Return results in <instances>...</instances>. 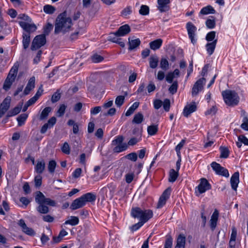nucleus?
<instances>
[{
  "label": "nucleus",
  "instance_id": "f257e3e1",
  "mask_svg": "<svg viewBox=\"0 0 248 248\" xmlns=\"http://www.w3.org/2000/svg\"><path fill=\"white\" fill-rule=\"evenodd\" d=\"M72 26V19L67 12L65 11L60 14L56 19L54 33L58 34L62 33L64 34L71 31Z\"/></svg>",
  "mask_w": 248,
  "mask_h": 248
},
{
  "label": "nucleus",
  "instance_id": "f03ea898",
  "mask_svg": "<svg viewBox=\"0 0 248 248\" xmlns=\"http://www.w3.org/2000/svg\"><path fill=\"white\" fill-rule=\"evenodd\" d=\"M35 201L38 204V206L36 207V210L42 214H46L49 212V208L47 205L55 207L57 205L55 201L46 198L41 191L37 192Z\"/></svg>",
  "mask_w": 248,
  "mask_h": 248
},
{
  "label": "nucleus",
  "instance_id": "7ed1b4c3",
  "mask_svg": "<svg viewBox=\"0 0 248 248\" xmlns=\"http://www.w3.org/2000/svg\"><path fill=\"white\" fill-rule=\"evenodd\" d=\"M222 95L225 103L230 107H234L239 102L240 98L237 93L234 91L226 90L223 91Z\"/></svg>",
  "mask_w": 248,
  "mask_h": 248
},
{
  "label": "nucleus",
  "instance_id": "20e7f679",
  "mask_svg": "<svg viewBox=\"0 0 248 248\" xmlns=\"http://www.w3.org/2000/svg\"><path fill=\"white\" fill-rule=\"evenodd\" d=\"M46 43V38L44 35L40 34L36 36L33 39L31 49V50H36L42 46H44Z\"/></svg>",
  "mask_w": 248,
  "mask_h": 248
},
{
  "label": "nucleus",
  "instance_id": "39448f33",
  "mask_svg": "<svg viewBox=\"0 0 248 248\" xmlns=\"http://www.w3.org/2000/svg\"><path fill=\"white\" fill-rule=\"evenodd\" d=\"M211 166L217 174L228 177L229 176V171L227 169L222 167L219 164L216 162H213Z\"/></svg>",
  "mask_w": 248,
  "mask_h": 248
},
{
  "label": "nucleus",
  "instance_id": "423d86ee",
  "mask_svg": "<svg viewBox=\"0 0 248 248\" xmlns=\"http://www.w3.org/2000/svg\"><path fill=\"white\" fill-rule=\"evenodd\" d=\"M211 188V186L205 178H202L200 183L196 187V193L201 194Z\"/></svg>",
  "mask_w": 248,
  "mask_h": 248
},
{
  "label": "nucleus",
  "instance_id": "0eeeda50",
  "mask_svg": "<svg viewBox=\"0 0 248 248\" xmlns=\"http://www.w3.org/2000/svg\"><path fill=\"white\" fill-rule=\"evenodd\" d=\"M186 28L187 31L188 37L191 40V42L193 44L196 43L197 40L195 39L197 28L193 23L190 22H187L186 25Z\"/></svg>",
  "mask_w": 248,
  "mask_h": 248
},
{
  "label": "nucleus",
  "instance_id": "6e6552de",
  "mask_svg": "<svg viewBox=\"0 0 248 248\" xmlns=\"http://www.w3.org/2000/svg\"><path fill=\"white\" fill-rule=\"evenodd\" d=\"M19 24L23 30L26 31V32L24 33H29V35H30L31 32L35 31L37 29L36 26L33 23L30 24L24 21H19Z\"/></svg>",
  "mask_w": 248,
  "mask_h": 248
},
{
  "label": "nucleus",
  "instance_id": "1a4fd4ad",
  "mask_svg": "<svg viewBox=\"0 0 248 248\" xmlns=\"http://www.w3.org/2000/svg\"><path fill=\"white\" fill-rule=\"evenodd\" d=\"M206 79L204 78H202L198 79L194 84L192 90V95H196L200 91H201L203 88V85L205 84Z\"/></svg>",
  "mask_w": 248,
  "mask_h": 248
},
{
  "label": "nucleus",
  "instance_id": "9d476101",
  "mask_svg": "<svg viewBox=\"0 0 248 248\" xmlns=\"http://www.w3.org/2000/svg\"><path fill=\"white\" fill-rule=\"evenodd\" d=\"M18 225L21 228L22 231L26 234L30 236H33L35 234V232L34 230L32 228L28 227L23 219H20Z\"/></svg>",
  "mask_w": 248,
  "mask_h": 248
},
{
  "label": "nucleus",
  "instance_id": "9b49d317",
  "mask_svg": "<svg viewBox=\"0 0 248 248\" xmlns=\"http://www.w3.org/2000/svg\"><path fill=\"white\" fill-rule=\"evenodd\" d=\"M56 123V118L55 117H52L49 119L47 122L40 129L41 134H45L48 129H50L53 127Z\"/></svg>",
  "mask_w": 248,
  "mask_h": 248
},
{
  "label": "nucleus",
  "instance_id": "f8f14e48",
  "mask_svg": "<svg viewBox=\"0 0 248 248\" xmlns=\"http://www.w3.org/2000/svg\"><path fill=\"white\" fill-rule=\"evenodd\" d=\"M170 3V0H157L158 9L161 13L165 12L169 10Z\"/></svg>",
  "mask_w": 248,
  "mask_h": 248
},
{
  "label": "nucleus",
  "instance_id": "ddd939ff",
  "mask_svg": "<svg viewBox=\"0 0 248 248\" xmlns=\"http://www.w3.org/2000/svg\"><path fill=\"white\" fill-rule=\"evenodd\" d=\"M232 188L236 190L239 183V173L238 171L234 172L230 180Z\"/></svg>",
  "mask_w": 248,
  "mask_h": 248
},
{
  "label": "nucleus",
  "instance_id": "4468645a",
  "mask_svg": "<svg viewBox=\"0 0 248 248\" xmlns=\"http://www.w3.org/2000/svg\"><path fill=\"white\" fill-rule=\"evenodd\" d=\"M85 205V204L83 202V200L80 197L73 201V202H72V204L70 205V208L72 210H75L82 207Z\"/></svg>",
  "mask_w": 248,
  "mask_h": 248
},
{
  "label": "nucleus",
  "instance_id": "2eb2a0df",
  "mask_svg": "<svg viewBox=\"0 0 248 248\" xmlns=\"http://www.w3.org/2000/svg\"><path fill=\"white\" fill-rule=\"evenodd\" d=\"M153 216V212L150 209H147L143 210L141 217L140 221L144 224L147 222Z\"/></svg>",
  "mask_w": 248,
  "mask_h": 248
},
{
  "label": "nucleus",
  "instance_id": "dca6fc26",
  "mask_svg": "<svg viewBox=\"0 0 248 248\" xmlns=\"http://www.w3.org/2000/svg\"><path fill=\"white\" fill-rule=\"evenodd\" d=\"M131 31L130 26L127 24H125L121 26L116 31V34L119 36H124L128 34Z\"/></svg>",
  "mask_w": 248,
  "mask_h": 248
},
{
  "label": "nucleus",
  "instance_id": "f3484780",
  "mask_svg": "<svg viewBox=\"0 0 248 248\" xmlns=\"http://www.w3.org/2000/svg\"><path fill=\"white\" fill-rule=\"evenodd\" d=\"M141 42L140 39H134V37L128 38V50H132L138 47L140 44Z\"/></svg>",
  "mask_w": 248,
  "mask_h": 248
},
{
  "label": "nucleus",
  "instance_id": "a211bd4d",
  "mask_svg": "<svg viewBox=\"0 0 248 248\" xmlns=\"http://www.w3.org/2000/svg\"><path fill=\"white\" fill-rule=\"evenodd\" d=\"M45 169V162L44 160H38L34 167L35 171L38 174H42Z\"/></svg>",
  "mask_w": 248,
  "mask_h": 248
},
{
  "label": "nucleus",
  "instance_id": "6ab92c4d",
  "mask_svg": "<svg viewBox=\"0 0 248 248\" xmlns=\"http://www.w3.org/2000/svg\"><path fill=\"white\" fill-rule=\"evenodd\" d=\"M35 77H32L29 79L28 83L24 91L25 95L28 94L30 91L32 90L35 87Z\"/></svg>",
  "mask_w": 248,
  "mask_h": 248
},
{
  "label": "nucleus",
  "instance_id": "aec40b11",
  "mask_svg": "<svg viewBox=\"0 0 248 248\" xmlns=\"http://www.w3.org/2000/svg\"><path fill=\"white\" fill-rule=\"evenodd\" d=\"M85 204L86 202H94L96 199L95 194L93 193H87L81 196Z\"/></svg>",
  "mask_w": 248,
  "mask_h": 248
},
{
  "label": "nucleus",
  "instance_id": "412c9836",
  "mask_svg": "<svg viewBox=\"0 0 248 248\" xmlns=\"http://www.w3.org/2000/svg\"><path fill=\"white\" fill-rule=\"evenodd\" d=\"M143 213V210L140 207H133L131 210V216L136 218H138L140 220L142 214Z\"/></svg>",
  "mask_w": 248,
  "mask_h": 248
},
{
  "label": "nucleus",
  "instance_id": "4be33fe9",
  "mask_svg": "<svg viewBox=\"0 0 248 248\" xmlns=\"http://www.w3.org/2000/svg\"><path fill=\"white\" fill-rule=\"evenodd\" d=\"M186 237L183 234H180L176 241L175 248H185Z\"/></svg>",
  "mask_w": 248,
  "mask_h": 248
},
{
  "label": "nucleus",
  "instance_id": "5701e85b",
  "mask_svg": "<svg viewBox=\"0 0 248 248\" xmlns=\"http://www.w3.org/2000/svg\"><path fill=\"white\" fill-rule=\"evenodd\" d=\"M217 39L214 40L212 42L208 43L206 46V50L207 53L209 55H211L214 52L215 49L217 44Z\"/></svg>",
  "mask_w": 248,
  "mask_h": 248
},
{
  "label": "nucleus",
  "instance_id": "b1692460",
  "mask_svg": "<svg viewBox=\"0 0 248 248\" xmlns=\"http://www.w3.org/2000/svg\"><path fill=\"white\" fill-rule=\"evenodd\" d=\"M23 48L26 50L29 47L31 42V36L29 33H23L22 35Z\"/></svg>",
  "mask_w": 248,
  "mask_h": 248
},
{
  "label": "nucleus",
  "instance_id": "393cba45",
  "mask_svg": "<svg viewBox=\"0 0 248 248\" xmlns=\"http://www.w3.org/2000/svg\"><path fill=\"white\" fill-rule=\"evenodd\" d=\"M163 41L161 39H158L150 43V47L151 49L155 50L159 49L161 46Z\"/></svg>",
  "mask_w": 248,
  "mask_h": 248
},
{
  "label": "nucleus",
  "instance_id": "a878e982",
  "mask_svg": "<svg viewBox=\"0 0 248 248\" xmlns=\"http://www.w3.org/2000/svg\"><path fill=\"white\" fill-rule=\"evenodd\" d=\"M216 13V10L211 5H209L207 6L203 7L200 12V15H206L210 14H215Z\"/></svg>",
  "mask_w": 248,
  "mask_h": 248
},
{
  "label": "nucleus",
  "instance_id": "bb28decb",
  "mask_svg": "<svg viewBox=\"0 0 248 248\" xmlns=\"http://www.w3.org/2000/svg\"><path fill=\"white\" fill-rule=\"evenodd\" d=\"M210 17L211 18H208L205 21V25L208 29H212L216 26V18L213 16Z\"/></svg>",
  "mask_w": 248,
  "mask_h": 248
},
{
  "label": "nucleus",
  "instance_id": "cd10ccee",
  "mask_svg": "<svg viewBox=\"0 0 248 248\" xmlns=\"http://www.w3.org/2000/svg\"><path fill=\"white\" fill-rule=\"evenodd\" d=\"M127 148V144L126 143H124L122 144L117 145L115 146L113 149V151L114 153H119L125 151Z\"/></svg>",
  "mask_w": 248,
  "mask_h": 248
},
{
  "label": "nucleus",
  "instance_id": "c85d7f7f",
  "mask_svg": "<svg viewBox=\"0 0 248 248\" xmlns=\"http://www.w3.org/2000/svg\"><path fill=\"white\" fill-rule=\"evenodd\" d=\"M28 117V113H24L19 115L16 118V120L18 122V125L19 126L23 125L24 124L25 122L26 121Z\"/></svg>",
  "mask_w": 248,
  "mask_h": 248
},
{
  "label": "nucleus",
  "instance_id": "c756f323",
  "mask_svg": "<svg viewBox=\"0 0 248 248\" xmlns=\"http://www.w3.org/2000/svg\"><path fill=\"white\" fill-rule=\"evenodd\" d=\"M158 58L156 55L152 56L149 58V65L151 68H155L158 65Z\"/></svg>",
  "mask_w": 248,
  "mask_h": 248
},
{
  "label": "nucleus",
  "instance_id": "7c9ffc66",
  "mask_svg": "<svg viewBox=\"0 0 248 248\" xmlns=\"http://www.w3.org/2000/svg\"><path fill=\"white\" fill-rule=\"evenodd\" d=\"M79 223V219L77 217L71 216L69 219L65 221L64 224H70L72 226H76Z\"/></svg>",
  "mask_w": 248,
  "mask_h": 248
},
{
  "label": "nucleus",
  "instance_id": "2f4dec72",
  "mask_svg": "<svg viewBox=\"0 0 248 248\" xmlns=\"http://www.w3.org/2000/svg\"><path fill=\"white\" fill-rule=\"evenodd\" d=\"M178 176V171H175L174 169L170 170L169 174V181L170 182H174L176 181Z\"/></svg>",
  "mask_w": 248,
  "mask_h": 248
},
{
  "label": "nucleus",
  "instance_id": "473e14b6",
  "mask_svg": "<svg viewBox=\"0 0 248 248\" xmlns=\"http://www.w3.org/2000/svg\"><path fill=\"white\" fill-rule=\"evenodd\" d=\"M143 115L141 113L139 112L134 115L132 123L134 124H140L143 122Z\"/></svg>",
  "mask_w": 248,
  "mask_h": 248
},
{
  "label": "nucleus",
  "instance_id": "72a5a7b5",
  "mask_svg": "<svg viewBox=\"0 0 248 248\" xmlns=\"http://www.w3.org/2000/svg\"><path fill=\"white\" fill-rule=\"evenodd\" d=\"M220 151V158H226L229 155V150L228 148L226 147L220 146L219 148Z\"/></svg>",
  "mask_w": 248,
  "mask_h": 248
},
{
  "label": "nucleus",
  "instance_id": "f704fd0d",
  "mask_svg": "<svg viewBox=\"0 0 248 248\" xmlns=\"http://www.w3.org/2000/svg\"><path fill=\"white\" fill-rule=\"evenodd\" d=\"M158 131V126L157 125H151L147 127V132L149 135H155Z\"/></svg>",
  "mask_w": 248,
  "mask_h": 248
},
{
  "label": "nucleus",
  "instance_id": "c9c22d12",
  "mask_svg": "<svg viewBox=\"0 0 248 248\" xmlns=\"http://www.w3.org/2000/svg\"><path fill=\"white\" fill-rule=\"evenodd\" d=\"M50 110L51 109H43L40 114L38 115L39 120L43 121L46 119Z\"/></svg>",
  "mask_w": 248,
  "mask_h": 248
},
{
  "label": "nucleus",
  "instance_id": "e433bc0d",
  "mask_svg": "<svg viewBox=\"0 0 248 248\" xmlns=\"http://www.w3.org/2000/svg\"><path fill=\"white\" fill-rule=\"evenodd\" d=\"M56 162L54 160H51L49 161L48 164V170L51 174L54 173L56 167Z\"/></svg>",
  "mask_w": 248,
  "mask_h": 248
},
{
  "label": "nucleus",
  "instance_id": "4c0bfd02",
  "mask_svg": "<svg viewBox=\"0 0 248 248\" xmlns=\"http://www.w3.org/2000/svg\"><path fill=\"white\" fill-rule=\"evenodd\" d=\"M53 28V26L52 24L48 23L46 26H45L43 28L44 33L42 34V35H44L45 36L46 35H48L50 31Z\"/></svg>",
  "mask_w": 248,
  "mask_h": 248
},
{
  "label": "nucleus",
  "instance_id": "58836bf2",
  "mask_svg": "<svg viewBox=\"0 0 248 248\" xmlns=\"http://www.w3.org/2000/svg\"><path fill=\"white\" fill-rule=\"evenodd\" d=\"M11 102L10 97L5 98L0 106V108H9Z\"/></svg>",
  "mask_w": 248,
  "mask_h": 248
},
{
  "label": "nucleus",
  "instance_id": "ea45409f",
  "mask_svg": "<svg viewBox=\"0 0 248 248\" xmlns=\"http://www.w3.org/2000/svg\"><path fill=\"white\" fill-rule=\"evenodd\" d=\"M125 97L124 95H119L115 99V103L117 108H120L124 104Z\"/></svg>",
  "mask_w": 248,
  "mask_h": 248
},
{
  "label": "nucleus",
  "instance_id": "a19ab883",
  "mask_svg": "<svg viewBox=\"0 0 248 248\" xmlns=\"http://www.w3.org/2000/svg\"><path fill=\"white\" fill-rule=\"evenodd\" d=\"M173 239L171 236L167 235L164 248H172Z\"/></svg>",
  "mask_w": 248,
  "mask_h": 248
},
{
  "label": "nucleus",
  "instance_id": "79ce46f5",
  "mask_svg": "<svg viewBox=\"0 0 248 248\" xmlns=\"http://www.w3.org/2000/svg\"><path fill=\"white\" fill-rule=\"evenodd\" d=\"M160 67L163 70L166 71L169 68V63L168 60L165 58H162L160 61Z\"/></svg>",
  "mask_w": 248,
  "mask_h": 248
},
{
  "label": "nucleus",
  "instance_id": "37998d69",
  "mask_svg": "<svg viewBox=\"0 0 248 248\" xmlns=\"http://www.w3.org/2000/svg\"><path fill=\"white\" fill-rule=\"evenodd\" d=\"M44 11L45 13L48 14H52L55 12V8L50 5H46L44 6Z\"/></svg>",
  "mask_w": 248,
  "mask_h": 248
},
{
  "label": "nucleus",
  "instance_id": "c03bdc74",
  "mask_svg": "<svg viewBox=\"0 0 248 248\" xmlns=\"http://www.w3.org/2000/svg\"><path fill=\"white\" fill-rule=\"evenodd\" d=\"M149 8L145 5H142L139 10V13L142 16H146L149 14Z\"/></svg>",
  "mask_w": 248,
  "mask_h": 248
},
{
  "label": "nucleus",
  "instance_id": "a18cd8bd",
  "mask_svg": "<svg viewBox=\"0 0 248 248\" xmlns=\"http://www.w3.org/2000/svg\"><path fill=\"white\" fill-rule=\"evenodd\" d=\"M124 137L122 136H119L112 140V145L113 146H116L117 145H120L124 143Z\"/></svg>",
  "mask_w": 248,
  "mask_h": 248
},
{
  "label": "nucleus",
  "instance_id": "49530a36",
  "mask_svg": "<svg viewBox=\"0 0 248 248\" xmlns=\"http://www.w3.org/2000/svg\"><path fill=\"white\" fill-rule=\"evenodd\" d=\"M91 59L93 62L98 63L102 62L104 60V57L97 54H94L92 56Z\"/></svg>",
  "mask_w": 248,
  "mask_h": 248
},
{
  "label": "nucleus",
  "instance_id": "de8ad7c7",
  "mask_svg": "<svg viewBox=\"0 0 248 248\" xmlns=\"http://www.w3.org/2000/svg\"><path fill=\"white\" fill-rule=\"evenodd\" d=\"M178 88V82L177 81H174L169 89L170 93L173 94L177 92Z\"/></svg>",
  "mask_w": 248,
  "mask_h": 248
},
{
  "label": "nucleus",
  "instance_id": "09e8293b",
  "mask_svg": "<svg viewBox=\"0 0 248 248\" xmlns=\"http://www.w3.org/2000/svg\"><path fill=\"white\" fill-rule=\"evenodd\" d=\"M216 34V32L215 31H211L208 32L206 36L205 39L208 42L213 41L215 40Z\"/></svg>",
  "mask_w": 248,
  "mask_h": 248
},
{
  "label": "nucleus",
  "instance_id": "8fccbe9b",
  "mask_svg": "<svg viewBox=\"0 0 248 248\" xmlns=\"http://www.w3.org/2000/svg\"><path fill=\"white\" fill-rule=\"evenodd\" d=\"M120 37V36H118V35L116 34V32H112L109 34V36L108 37V40L113 43L117 42L118 38Z\"/></svg>",
  "mask_w": 248,
  "mask_h": 248
},
{
  "label": "nucleus",
  "instance_id": "3c124183",
  "mask_svg": "<svg viewBox=\"0 0 248 248\" xmlns=\"http://www.w3.org/2000/svg\"><path fill=\"white\" fill-rule=\"evenodd\" d=\"M170 192L171 188L170 187L167 188L164 191L161 196H160V198H164L167 200L170 196Z\"/></svg>",
  "mask_w": 248,
  "mask_h": 248
},
{
  "label": "nucleus",
  "instance_id": "603ef678",
  "mask_svg": "<svg viewBox=\"0 0 248 248\" xmlns=\"http://www.w3.org/2000/svg\"><path fill=\"white\" fill-rule=\"evenodd\" d=\"M170 192L171 188L170 187L167 188L164 191L161 196H160V198H164L167 200L170 196Z\"/></svg>",
  "mask_w": 248,
  "mask_h": 248
},
{
  "label": "nucleus",
  "instance_id": "864d4df0",
  "mask_svg": "<svg viewBox=\"0 0 248 248\" xmlns=\"http://www.w3.org/2000/svg\"><path fill=\"white\" fill-rule=\"evenodd\" d=\"M42 177L40 174H38L34 178L35 186L36 187H40L42 185Z\"/></svg>",
  "mask_w": 248,
  "mask_h": 248
},
{
  "label": "nucleus",
  "instance_id": "5fc2aeb1",
  "mask_svg": "<svg viewBox=\"0 0 248 248\" xmlns=\"http://www.w3.org/2000/svg\"><path fill=\"white\" fill-rule=\"evenodd\" d=\"M14 81H13L12 80H10V79H8L6 78L3 85V88L5 90L7 91L8 89H10L11 86L12 85Z\"/></svg>",
  "mask_w": 248,
  "mask_h": 248
},
{
  "label": "nucleus",
  "instance_id": "6e6d98bb",
  "mask_svg": "<svg viewBox=\"0 0 248 248\" xmlns=\"http://www.w3.org/2000/svg\"><path fill=\"white\" fill-rule=\"evenodd\" d=\"M125 157L128 159L135 162L137 160L138 155L136 153L133 152L125 155Z\"/></svg>",
  "mask_w": 248,
  "mask_h": 248
},
{
  "label": "nucleus",
  "instance_id": "4d7b16f0",
  "mask_svg": "<svg viewBox=\"0 0 248 248\" xmlns=\"http://www.w3.org/2000/svg\"><path fill=\"white\" fill-rule=\"evenodd\" d=\"M37 100V99H36V97L33 96L26 103L23 108H28V107L33 104Z\"/></svg>",
  "mask_w": 248,
  "mask_h": 248
},
{
  "label": "nucleus",
  "instance_id": "13d9d810",
  "mask_svg": "<svg viewBox=\"0 0 248 248\" xmlns=\"http://www.w3.org/2000/svg\"><path fill=\"white\" fill-rule=\"evenodd\" d=\"M62 152L66 154L69 155L70 153L69 145L67 142H64L62 147Z\"/></svg>",
  "mask_w": 248,
  "mask_h": 248
},
{
  "label": "nucleus",
  "instance_id": "bf43d9fd",
  "mask_svg": "<svg viewBox=\"0 0 248 248\" xmlns=\"http://www.w3.org/2000/svg\"><path fill=\"white\" fill-rule=\"evenodd\" d=\"M18 64L16 63H15L14 66L12 67V68L11 69L9 73H10V76L12 74L13 75L16 76L17 71H18Z\"/></svg>",
  "mask_w": 248,
  "mask_h": 248
},
{
  "label": "nucleus",
  "instance_id": "052dcab7",
  "mask_svg": "<svg viewBox=\"0 0 248 248\" xmlns=\"http://www.w3.org/2000/svg\"><path fill=\"white\" fill-rule=\"evenodd\" d=\"M140 137V134H139ZM140 140V138L138 139L137 138H132L130 139V140L128 141L127 143V146H133L135 145L136 143H137Z\"/></svg>",
  "mask_w": 248,
  "mask_h": 248
},
{
  "label": "nucleus",
  "instance_id": "680f3d73",
  "mask_svg": "<svg viewBox=\"0 0 248 248\" xmlns=\"http://www.w3.org/2000/svg\"><path fill=\"white\" fill-rule=\"evenodd\" d=\"M61 98V93L58 91L55 92L51 97V101L55 103L58 101Z\"/></svg>",
  "mask_w": 248,
  "mask_h": 248
},
{
  "label": "nucleus",
  "instance_id": "e2e57ef3",
  "mask_svg": "<svg viewBox=\"0 0 248 248\" xmlns=\"http://www.w3.org/2000/svg\"><path fill=\"white\" fill-rule=\"evenodd\" d=\"M132 13L131 8L130 6H127L124 8L121 14L123 16H126L131 14Z\"/></svg>",
  "mask_w": 248,
  "mask_h": 248
},
{
  "label": "nucleus",
  "instance_id": "0e129e2a",
  "mask_svg": "<svg viewBox=\"0 0 248 248\" xmlns=\"http://www.w3.org/2000/svg\"><path fill=\"white\" fill-rule=\"evenodd\" d=\"M134 174L133 173H127L125 175V181L127 184H130L132 182L134 179Z\"/></svg>",
  "mask_w": 248,
  "mask_h": 248
},
{
  "label": "nucleus",
  "instance_id": "69168bd1",
  "mask_svg": "<svg viewBox=\"0 0 248 248\" xmlns=\"http://www.w3.org/2000/svg\"><path fill=\"white\" fill-rule=\"evenodd\" d=\"M143 224L144 223L143 222L140 221L138 223L132 225L131 227V230L133 232L136 231L140 229Z\"/></svg>",
  "mask_w": 248,
  "mask_h": 248
},
{
  "label": "nucleus",
  "instance_id": "338daca9",
  "mask_svg": "<svg viewBox=\"0 0 248 248\" xmlns=\"http://www.w3.org/2000/svg\"><path fill=\"white\" fill-rule=\"evenodd\" d=\"M238 140L239 141H241L242 143L244 144L245 145H248V139L244 135H240L238 137Z\"/></svg>",
  "mask_w": 248,
  "mask_h": 248
},
{
  "label": "nucleus",
  "instance_id": "774afa93",
  "mask_svg": "<svg viewBox=\"0 0 248 248\" xmlns=\"http://www.w3.org/2000/svg\"><path fill=\"white\" fill-rule=\"evenodd\" d=\"M42 219L44 221L49 223L52 222L54 220V217L49 215L43 216Z\"/></svg>",
  "mask_w": 248,
  "mask_h": 248
}]
</instances>
